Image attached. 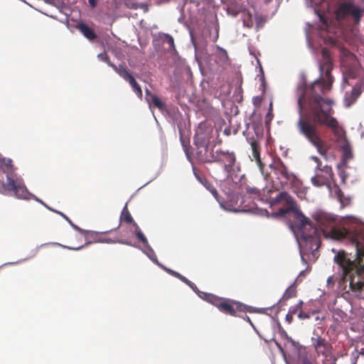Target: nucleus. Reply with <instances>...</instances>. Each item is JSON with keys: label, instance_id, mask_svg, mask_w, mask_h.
Returning <instances> with one entry per match:
<instances>
[{"label": "nucleus", "instance_id": "1", "mask_svg": "<svg viewBox=\"0 0 364 364\" xmlns=\"http://www.w3.org/2000/svg\"><path fill=\"white\" fill-rule=\"evenodd\" d=\"M320 83L321 77H318L308 87L305 73L300 74L296 86L299 117L304 116V104H306L311 120L319 125L335 128L337 119L331 116L333 101L321 97L315 91V86Z\"/></svg>", "mask_w": 364, "mask_h": 364}, {"label": "nucleus", "instance_id": "2", "mask_svg": "<svg viewBox=\"0 0 364 364\" xmlns=\"http://www.w3.org/2000/svg\"><path fill=\"white\" fill-rule=\"evenodd\" d=\"M351 225L345 228L342 235L346 242L355 248V260L347 257L346 252L343 250L331 251L335 253L333 261L343 269V274L360 275L364 273V227L358 223V220L352 216H346Z\"/></svg>", "mask_w": 364, "mask_h": 364}, {"label": "nucleus", "instance_id": "3", "mask_svg": "<svg viewBox=\"0 0 364 364\" xmlns=\"http://www.w3.org/2000/svg\"><path fill=\"white\" fill-rule=\"evenodd\" d=\"M308 6L314 8L315 14L320 22L319 29L329 32V16L335 13L338 21L352 20L354 23L360 22L363 11L353 2L334 4V0H305Z\"/></svg>", "mask_w": 364, "mask_h": 364}, {"label": "nucleus", "instance_id": "4", "mask_svg": "<svg viewBox=\"0 0 364 364\" xmlns=\"http://www.w3.org/2000/svg\"><path fill=\"white\" fill-rule=\"evenodd\" d=\"M290 213L295 214L294 220L289 223V228L296 240L299 242V237L301 236L306 243V247L309 250H311L312 244H316L318 242L316 236L317 228L304 215L297 205H287L285 208H280L277 211L272 213V218L285 217Z\"/></svg>", "mask_w": 364, "mask_h": 364}, {"label": "nucleus", "instance_id": "5", "mask_svg": "<svg viewBox=\"0 0 364 364\" xmlns=\"http://www.w3.org/2000/svg\"><path fill=\"white\" fill-rule=\"evenodd\" d=\"M312 122H310L309 119H305L304 116L299 117L296 124L299 132L316 148L321 155L324 156L326 151L323 148V141L316 127V124H318L313 120Z\"/></svg>", "mask_w": 364, "mask_h": 364}, {"label": "nucleus", "instance_id": "6", "mask_svg": "<svg viewBox=\"0 0 364 364\" xmlns=\"http://www.w3.org/2000/svg\"><path fill=\"white\" fill-rule=\"evenodd\" d=\"M326 127L333 130L334 134L338 137V140H340L341 143V149L342 151V159L341 162L337 165V168H341V166H347L349 160L352 159L353 157V154L349 141L347 139L343 132L339 130L338 122L335 128L330 126Z\"/></svg>", "mask_w": 364, "mask_h": 364}, {"label": "nucleus", "instance_id": "7", "mask_svg": "<svg viewBox=\"0 0 364 364\" xmlns=\"http://www.w3.org/2000/svg\"><path fill=\"white\" fill-rule=\"evenodd\" d=\"M6 178V183L0 182V193L4 194L7 191H12L16 198V194L21 191L23 179L19 174L13 172H8Z\"/></svg>", "mask_w": 364, "mask_h": 364}, {"label": "nucleus", "instance_id": "8", "mask_svg": "<svg viewBox=\"0 0 364 364\" xmlns=\"http://www.w3.org/2000/svg\"><path fill=\"white\" fill-rule=\"evenodd\" d=\"M322 55L323 58V63H320L318 65V69H319V72H320L319 77H321V83L323 82V79H322L323 75V74L325 75V76L327 79L326 84L325 87L326 89L329 90L333 83V77L331 75V72L333 68V65H332L331 57L329 55V53L326 48L322 49Z\"/></svg>", "mask_w": 364, "mask_h": 364}, {"label": "nucleus", "instance_id": "9", "mask_svg": "<svg viewBox=\"0 0 364 364\" xmlns=\"http://www.w3.org/2000/svg\"><path fill=\"white\" fill-rule=\"evenodd\" d=\"M212 139V131L210 129H200L196 132L193 136V144L197 151L200 150V147H206L210 145Z\"/></svg>", "mask_w": 364, "mask_h": 364}, {"label": "nucleus", "instance_id": "10", "mask_svg": "<svg viewBox=\"0 0 364 364\" xmlns=\"http://www.w3.org/2000/svg\"><path fill=\"white\" fill-rule=\"evenodd\" d=\"M316 236L318 237V242L316 244H315V243L312 244V246H311L312 249L311 250H309L306 247V245H305L306 243H305L304 240L301 238V236L299 237V242L296 240L297 245H298L299 248V253H300V256H301V261L304 263H306V260H305V259L304 257V254H305V253L311 252L314 257H317V251H318V248L320 247V245H321L320 236H319V232H318V228H317Z\"/></svg>", "mask_w": 364, "mask_h": 364}, {"label": "nucleus", "instance_id": "11", "mask_svg": "<svg viewBox=\"0 0 364 364\" xmlns=\"http://www.w3.org/2000/svg\"><path fill=\"white\" fill-rule=\"evenodd\" d=\"M284 203L286 205H297L294 198L286 191L279 192L276 197L268 201L269 207Z\"/></svg>", "mask_w": 364, "mask_h": 364}, {"label": "nucleus", "instance_id": "12", "mask_svg": "<svg viewBox=\"0 0 364 364\" xmlns=\"http://www.w3.org/2000/svg\"><path fill=\"white\" fill-rule=\"evenodd\" d=\"M16 198L25 200H28L31 198H32L36 202L43 205L48 210L53 213H55V211H57V210H55L53 208L50 207L48 205L45 203L41 199L38 198L34 194L29 192L24 183H23L20 193L16 194Z\"/></svg>", "mask_w": 364, "mask_h": 364}, {"label": "nucleus", "instance_id": "13", "mask_svg": "<svg viewBox=\"0 0 364 364\" xmlns=\"http://www.w3.org/2000/svg\"><path fill=\"white\" fill-rule=\"evenodd\" d=\"M312 218L320 227H327L331 223L336 221L335 215L320 210L314 212Z\"/></svg>", "mask_w": 364, "mask_h": 364}, {"label": "nucleus", "instance_id": "14", "mask_svg": "<svg viewBox=\"0 0 364 364\" xmlns=\"http://www.w3.org/2000/svg\"><path fill=\"white\" fill-rule=\"evenodd\" d=\"M196 156L198 159L203 163H223V161L218 157L216 151H214L213 147L210 149L208 153L203 152V150H198L196 151Z\"/></svg>", "mask_w": 364, "mask_h": 364}, {"label": "nucleus", "instance_id": "15", "mask_svg": "<svg viewBox=\"0 0 364 364\" xmlns=\"http://www.w3.org/2000/svg\"><path fill=\"white\" fill-rule=\"evenodd\" d=\"M245 10V6L237 2L235 0H230L225 6V11L228 16L237 18L240 14Z\"/></svg>", "mask_w": 364, "mask_h": 364}, {"label": "nucleus", "instance_id": "16", "mask_svg": "<svg viewBox=\"0 0 364 364\" xmlns=\"http://www.w3.org/2000/svg\"><path fill=\"white\" fill-rule=\"evenodd\" d=\"M193 174L195 176V177L197 178V180L203 185V186L207 189L211 193L212 195L213 196V197L216 199V200L220 204V206L225 209V207H224V205L222 202L220 201L219 200V194L218 193V191L216 190V188L212 186L208 181L206 178H203L201 177L196 171L195 167L193 166Z\"/></svg>", "mask_w": 364, "mask_h": 364}, {"label": "nucleus", "instance_id": "17", "mask_svg": "<svg viewBox=\"0 0 364 364\" xmlns=\"http://www.w3.org/2000/svg\"><path fill=\"white\" fill-rule=\"evenodd\" d=\"M275 171L282 175L287 180L292 181V182H295L297 179L296 176L293 172H289L287 166L279 158L277 160Z\"/></svg>", "mask_w": 364, "mask_h": 364}, {"label": "nucleus", "instance_id": "18", "mask_svg": "<svg viewBox=\"0 0 364 364\" xmlns=\"http://www.w3.org/2000/svg\"><path fill=\"white\" fill-rule=\"evenodd\" d=\"M76 28L78 29L83 36L89 41H93L97 38L94 29L84 22H79L76 25Z\"/></svg>", "mask_w": 364, "mask_h": 364}, {"label": "nucleus", "instance_id": "19", "mask_svg": "<svg viewBox=\"0 0 364 364\" xmlns=\"http://www.w3.org/2000/svg\"><path fill=\"white\" fill-rule=\"evenodd\" d=\"M250 144L252 149V156L255 159L259 166L260 172L262 173V174H264L263 169L264 167V164L262 162L260 159L259 144L256 140L252 139L250 141Z\"/></svg>", "mask_w": 364, "mask_h": 364}, {"label": "nucleus", "instance_id": "20", "mask_svg": "<svg viewBox=\"0 0 364 364\" xmlns=\"http://www.w3.org/2000/svg\"><path fill=\"white\" fill-rule=\"evenodd\" d=\"M145 247L147 249L146 250H143V249H141V250L144 255H146L147 256V257L151 262H153L158 267H159L160 268L164 269L168 274L169 270H172L171 269L165 267L163 264H161V262H159L154 250L149 245L148 246H146Z\"/></svg>", "mask_w": 364, "mask_h": 364}, {"label": "nucleus", "instance_id": "21", "mask_svg": "<svg viewBox=\"0 0 364 364\" xmlns=\"http://www.w3.org/2000/svg\"><path fill=\"white\" fill-rule=\"evenodd\" d=\"M168 274L176 278H178L181 282H183V283L187 284L196 294V291H198L199 290L198 289V287H196V285L193 282H192L191 281L188 279L186 277L183 276L179 272L174 271V270H169Z\"/></svg>", "mask_w": 364, "mask_h": 364}, {"label": "nucleus", "instance_id": "22", "mask_svg": "<svg viewBox=\"0 0 364 364\" xmlns=\"http://www.w3.org/2000/svg\"><path fill=\"white\" fill-rule=\"evenodd\" d=\"M125 81L129 82L134 77L131 72L122 64L112 68Z\"/></svg>", "mask_w": 364, "mask_h": 364}, {"label": "nucleus", "instance_id": "23", "mask_svg": "<svg viewBox=\"0 0 364 364\" xmlns=\"http://www.w3.org/2000/svg\"><path fill=\"white\" fill-rule=\"evenodd\" d=\"M242 19L243 26L247 28H252L255 23V16H252V14L245 9V10L242 14Z\"/></svg>", "mask_w": 364, "mask_h": 364}, {"label": "nucleus", "instance_id": "24", "mask_svg": "<svg viewBox=\"0 0 364 364\" xmlns=\"http://www.w3.org/2000/svg\"><path fill=\"white\" fill-rule=\"evenodd\" d=\"M361 90L360 87H353L351 91L350 97L346 96L345 105L346 107H350L354 103L356 99L360 95Z\"/></svg>", "mask_w": 364, "mask_h": 364}, {"label": "nucleus", "instance_id": "25", "mask_svg": "<svg viewBox=\"0 0 364 364\" xmlns=\"http://www.w3.org/2000/svg\"><path fill=\"white\" fill-rule=\"evenodd\" d=\"M147 102L149 105L150 107L154 105V107L159 108L160 110H164L166 107L165 104L161 101V100L157 95H153L151 97L147 98Z\"/></svg>", "mask_w": 364, "mask_h": 364}, {"label": "nucleus", "instance_id": "26", "mask_svg": "<svg viewBox=\"0 0 364 364\" xmlns=\"http://www.w3.org/2000/svg\"><path fill=\"white\" fill-rule=\"evenodd\" d=\"M220 311L223 313L229 314L230 316H236V311L233 306L229 304L225 299H223V302L220 304Z\"/></svg>", "mask_w": 364, "mask_h": 364}, {"label": "nucleus", "instance_id": "27", "mask_svg": "<svg viewBox=\"0 0 364 364\" xmlns=\"http://www.w3.org/2000/svg\"><path fill=\"white\" fill-rule=\"evenodd\" d=\"M189 34L191 37V41L195 50V58L196 61L199 63V55L203 53V49L198 46L196 39L193 35V31L191 28L189 29Z\"/></svg>", "mask_w": 364, "mask_h": 364}, {"label": "nucleus", "instance_id": "28", "mask_svg": "<svg viewBox=\"0 0 364 364\" xmlns=\"http://www.w3.org/2000/svg\"><path fill=\"white\" fill-rule=\"evenodd\" d=\"M0 164L1 165H4L6 168V170H4V173L6 175L8 172H16V168L13 166L12 160L10 158L2 157L0 159Z\"/></svg>", "mask_w": 364, "mask_h": 364}, {"label": "nucleus", "instance_id": "29", "mask_svg": "<svg viewBox=\"0 0 364 364\" xmlns=\"http://www.w3.org/2000/svg\"><path fill=\"white\" fill-rule=\"evenodd\" d=\"M287 340L291 343L292 347L294 348L298 357L303 355L304 352H306L305 350V347L303 345H301L299 342L294 341L291 336L287 337Z\"/></svg>", "mask_w": 364, "mask_h": 364}, {"label": "nucleus", "instance_id": "30", "mask_svg": "<svg viewBox=\"0 0 364 364\" xmlns=\"http://www.w3.org/2000/svg\"><path fill=\"white\" fill-rule=\"evenodd\" d=\"M134 227L136 228L134 234H135V236L136 237V238L140 242H141L144 245L145 247L148 246L149 245L148 242V240L146 237V236L144 235L142 231L141 230V229L139 227V225H137V223H134Z\"/></svg>", "mask_w": 364, "mask_h": 364}, {"label": "nucleus", "instance_id": "31", "mask_svg": "<svg viewBox=\"0 0 364 364\" xmlns=\"http://www.w3.org/2000/svg\"><path fill=\"white\" fill-rule=\"evenodd\" d=\"M55 213L58 214L59 215H60L63 219H65L67 223L74 229L76 231L79 232L80 233H84L86 232V230L80 228V227H78L77 225L74 224L72 220L65 215L63 213L59 211V210H57L55 211Z\"/></svg>", "mask_w": 364, "mask_h": 364}, {"label": "nucleus", "instance_id": "32", "mask_svg": "<svg viewBox=\"0 0 364 364\" xmlns=\"http://www.w3.org/2000/svg\"><path fill=\"white\" fill-rule=\"evenodd\" d=\"M131 87H132L133 91L136 93V95L139 97L141 98L142 97V90L139 85V83L136 82L134 77L131 79V80L129 82Z\"/></svg>", "mask_w": 364, "mask_h": 364}, {"label": "nucleus", "instance_id": "33", "mask_svg": "<svg viewBox=\"0 0 364 364\" xmlns=\"http://www.w3.org/2000/svg\"><path fill=\"white\" fill-rule=\"evenodd\" d=\"M224 299L220 298L219 296H217L214 294H210V297L208 298L207 301L210 304H213L215 307H217L218 309L220 308V304L223 302Z\"/></svg>", "mask_w": 364, "mask_h": 364}, {"label": "nucleus", "instance_id": "34", "mask_svg": "<svg viewBox=\"0 0 364 364\" xmlns=\"http://www.w3.org/2000/svg\"><path fill=\"white\" fill-rule=\"evenodd\" d=\"M224 299L220 298L219 296H217L214 294H210V297L208 298L207 301L210 304H213L215 307H217L218 309L220 308V304L223 302Z\"/></svg>", "mask_w": 364, "mask_h": 364}, {"label": "nucleus", "instance_id": "35", "mask_svg": "<svg viewBox=\"0 0 364 364\" xmlns=\"http://www.w3.org/2000/svg\"><path fill=\"white\" fill-rule=\"evenodd\" d=\"M266 22V18L263 16L258 14L257 13L255 15V29L258 31L259 28L263 27L264 24Z\"/></svg>", "mask_w": 364, "mask_h": 364}, {"label": "nucleus", "instance_id": "36", "mask_svg": "<svg viewBox=\"0 0 364 364\" xmlns=\"http://www.w3.org/2000/svg\"><path fill=\"white\" fill-rule=\"evenodd\" d=\"M97 58L102 61V62H105L107 64L108 66L111 67L112 68H116V65H114L113 63H112L109 60V58L108 57V55L105 53V52H102V53H99L97 55Z\"/></svg>", "mask_w": 364, "mask_h": 364}, {"label": "nucleus", "instance_id": "37", "mask_svg": "<svg viewBox=\"0 0 364 364\" xmlns=\"http://www.w3.org/2000/svg\"><path fill=\"white\" fill-rule=\"evenodd\" d=\"M123 214H124V220L127 223L132 224L133 226H134V223H136L133 220V218H132L131 214L129 213V212L127 210V203L125 204V205L123 208V210H122V215H123Z\"/></svg>", "mask_w": 364, "mask_h": 364}, {"label": "nucleus", "instance_id": "38", "mask_svg": "<svg viewBox=\"0 0 364 364\" xmlns=\"http://www.w3.org/2000/svg\"><path fill=\"white\" fill-rule=\"evenodd\" d=\"M312 341H316V343L314 345V348L318 350L320 347H323L325 349L327 348V343L324 338H321L320 336H318L316 338L312 337Z\"/></svg>", "mask_w": 364, "mask_h": 364}, {"label": "nucleus", "instance_id": "39", "mask_svg": "<svg viewBox=\"0 0 364 364\" xmlns=\"http://www.w3.org/2000/svg\"><path fill=\"white\" fill-rule=\"evenodd\" d=\"M311 181L312 184L316 187H321L326 184V182L323 178H320L317 176L312 177Z\"/></svg>", "mask_w": 364, "mask_h": 364}, {"label": "nucleus", "instance_id": "40", "mask_svg": "<svg viewBox=\"0 0 364 364\" xmlns=\"http://www.w3.org/2000/svg\"><path fill=\"white\" fill-rule=\"evenodd\" d=\"M344 167L345 166H341V168H338V176L341 178V183H343V184L346 183V179H347V177H348L347 173L343 169Z\"/></svg>", "mask_w": 364, "mask_h": 364}, {"label": "nucleus", "instance_id": "41", "mask_svg": "<svg viewBox=\"0 0 364 364\" xmlns=\"http://www.w3.org/2000/svg\"><path fill=\"white\" fill-rule=\"evenodd\" d=\"M273 117H274V115H273V113H271V110H268L267 113L266 114L265 121H264L265 127L268 129H270V124H271V121L273 119Z\"/></svg>", "mask_w": 364, "mask_h": 364}, {"label": "nucleus", "instance_id": "42", "mask_svg": "<svg viewBox=\"0 0 364 364\" xmlns=\"http://www.w3.org/2000/svg\"><path fill=\"white\" fill-rule=\"evenodd\" d=\"M234 302L237 304L236 309L239 311L245 312L247 311V309H252V306L243 304L239 301H234Z\"/></svg>", "mask_w": 364, "mask_h": 364}, {"label": "nucleus", "instance_id": "43", "mask_svg": "<svg viewBox=\"0 0 364 364\" xmlns=\"http://www.w3.org/2000/svg\"><path fill=\"white\" fill-rule=\"evenodd\" d=\"M351 364H364V354L363 355H353Z\"/></svg>", "mask_w": 364, "mask_h": 364}, {"label": "nucleus", "instance_id": "44", "mask_svg": "<svg viewBox=\"0 0 364 364\" xmlns=\"http://www.w3.org/2000/svg\"><path fill=\"white\" fill-rule=\"evenodd\" d=\"M257 63L259 64V72H260V74L258 76L259 77V80H261V82H262L261 86L263 87V92H264V85H265L264 74L262 67L261 64L259 63V60H257Z\"/></svg>", "mask_w": 364, "mask_h": 364}, {"label": "nucleus", "instance_id": "45", "mask_svg": "<svg viewBox=\"0 0 364 364\" xmlns=\"http://www.w3.org/2000/svg\"><path fill=\"white\" fill-rule=\"evenodd\" d=\"M164 37L166 38V41L167 43L169 45V46L175 50V45H174V39L172 36H171L168 33H164Z\"/></svg>", "mask_w": 364, "mask_h": 364}, {"label": "nucleus", "instance_id": "46", "mask_svg": "<svg viewBox=\"0 0 364 364\" xmlns=\"http://www.w3.org/2000/svg\"><path fill=\"white\" fill-rule=\"evenodd\" d=\"M52 245H56V246H60V247H61L63 248H65V249L72 250H75V251L82 250L84 247V245H81V246H79V247H70V246L61 245V244L58 243V242H53V243H52Z\"/></svg>", "mask_w": 364, "mask_h": 364}, {"label": "nucleus", "instance_id": "47", "mask_svg": "<svg viewBox=\"0 0 364 364\" xmlns=\"http://www.w3.org/2000/svg\"><path fill=\"white\" fill-rule=\"evenodd\" d=\"M225 159L228 162L227 164L234 165L236 161V158L233 152H231V154L226 156Z\"/></svg>", "mask_w": 364, "mask_h": 364}, {"label": "nucleus", "instance_id": "48", "mask_svg": "<svg viewBox=\"0 0 364 364\" xmlns=\"http://www.w3.org/2000/svg\"><path fill=\"white\" fill-rule=\"evenodd\" d=\"M298 358L301 360L302 364H313L310 359L308 358L306 352H304V354L301 356H299Z\"/></svg>", "mask_w": 364, "mask_h": 364}, {"label": "nucleus", "instance_id": "49", "mask_svg": "<svg viewBox=\"0 0 364 364\" xmlns=\"http://www.w3.org/2000/svg\"><path fill=\"white\" fill-rule=\"evenodd\" d=\"M295 294V290L294 289H290V287L287 288L284 292V294L283 297H285L286 299H289L292 297Z\"/></svg>", "mask_w": 364, "mask_h": 364}, {"label": "nucleus", "instance_id": "50", "mask_svg": "<svg viewBox=\"0 0 364 364\" xmlns=\"http://www.w3.org/2000/svg\"><path fill=\"white\" fill-rule=\"evenodd\" d=\"M216 48L220 52L221 58L226 60L228 58L227 51L219 46H216Z\"/></svg>", "mask_w": 364, "mask_h": 364}, {"label": "nucleus", "instance_id": "51", "mask_svg": "<svg viewBox=\"0 0 364 364\" xmlns=\"http://www.w3.org/2000/svg\"><path fill=\"white\" fill-rule=\"evenodd\" d=\"M196 294L203 300L207 301L208 298L210 297V294L198 290L196 291Z\"/></svg>", "mask_w": 364, "mask_h": 364}, {"label": "nucleus", "instance_id": "52", "mask_svg": "<svg viewBox=\"0 0 364 364\" xmlns=\"http://www.w3.org/2000/svg\"><path fill=\"white\" fill-rule=\"evenodd\" d=\"M233 166L234 165L227 164H225L223 165V170L227 173V176H226L227 178L229 176L230 173H231L233 171Z\"/></svg>", "mask_w": 364, "mask_h": 364}, {"label": "nucleus", "instance_id": "53", "mask_svg": "<svg viewBox=\"0 0 364 364\" xmlns=\"http://www.w3.org/2000/svg\"><path fill=\"white\" fill-rule=\"evenodd\" d=\"M28 259V257H26V258H24V259H20V260H18V261H16V262H6V263L3 264L2 265H1V267L6 266V265H15V264H17L21 263V262H25V261H26Z\"/></svg>", "mask_w": 364, "mask_h": 364}, {"label": "nucleus", "instance_id": "54", "mask_svg": "<svg viewBox=\"0 0 364 364\" xmlns=\"http://www.w3.org/2000/svg\"><path fill=\"white\" fill-rule=\"evenodd\" d=\"M278 326H279V333L281 335V336L285 338L286 339L287 338V337H289L288 334L287 333V332L282 328V327L281 326L280 323H278Z\"/></svg>", "mask_w": 364, "mask_h": 364}, {"label": "nucleus", "instance_id": "55", "mask_svg": "<svg viewBox=\"0 0 364 364\" xmlns=\"http://www.w3.org/2000/svg\"><path fill=\"white\" fill-rule=\"evenodd\" d=\"M118 242L120 243V244H123V245H129V246H132V247L139 248L140 250L141 249L139 246L136 245H133L131 242H129V241H127V240H119V241H118Z\"/></svg>", "mask_w": 364, "mask_h": 364}, {"label": "nucleus", "instance_id": "56", "mask_svg": "<svg viewBox=\"0 0 364 364\" xmlns=\"http://www.w3.org/2000/svg\"><path fill=\"white\" fill-rule=\"evenodd\" d=\"M310 317L309 314L303 311H300L298 314V318L299 319H306Z\"/></svg>", "mask_w": 364, "mask_h": 364}, {"label": "nucleus", "instance_id": "57", "mask_svg": "<svg viewBox=\"0 0 364 364\" xmlns=\"http://www.w3.org/2000/svg\"><path fill=\"white\" fill-rule=\"evenodd\" d=\"M247 193H252V194H257L259 192V189H257L255 187H248L247 188Z\"/></svg>", "mask_w": 364, "mask_h": 364}, {"label": "nucleus", "instance_id": "58", "mask_svg": "<svg viewBox=\"0 0 364 364\" xmlns=\"http://www.w3.org/2000/svg\"><path fill=\"white\" fill-rule=\"evenodd\" d=\"M242 318H243L244 320L247 321V322H248V323L250 324V326L254 328V330H255L257 333H258V332L257 331V330H256V328H255V327L254 324L252 323V321L250 320V317H249L248 316L245 315V316H242Z\"/></svg>", "mask_w": 364, "mask_h": 364}, {"label": "nucleus", "instance_id": "59", "mask_svg": "<svg viewBox=\"0 0 364 364\" xmlns=\"http://www.w3.org/2000/svg\"><path fill=\"white\" fill-rule=\"evenodd\" d=\"M216 154H218V155L221 154V155H223L224 156H226L228 154H231V152H230L228 151H223V150L219 149V150H216Z\"/></svg>", "mask_w": 364, "mask_h": 364}, {"label": "nucleus", "instance_id": "60", "mask_svg": "<svg viewBox=\"0 0 364 364\" xmlns=\"http://www.w3.org/2000/svg\"><path fill=\"white\" fill-rule=\"evenodd\" d=\"M262 215H264L267 218L272 217V213H269L267 209L262 210Z\"/></svg>", "mask_w": 364, "mask_h": 364}, {"label": "nucleus", "instance_id": "61", "mask_svg": "<svg viewBox=\"0 0 364 364\" xmlns=\"http://www.w3.org/2000/svg\"><path fill=\"white\" fill-rule=\"evenodd\" d=\"M275 343L277 345V347L278 348L279 352L282 355H284L285 351L284 350L283 348L282 347L281 344L279 343L277 341H275Z\"/></svg>", "mask_w": 364, "mask_h": 364}, {"label": "nucleus", "instance_id": "62", "mask_svg": "<svg viewBox=\"0 0 364 364\" xmlns=\"http://www.w3.org/2000/svg\"><path fill=\"white\" fill-rule=\"evenodd\" d=\"M292 319H293V316L289 312H288L287 314L286 315L285 320L288 323H290L291 322Z\"/></svg>", "mask_w": 364, "mask_h": 364}, {"label": "nucleus", "instance_id": "63", "mask_svg": "<svg viewBox=\"0 0 364 364\" xmlns=\"http://www.w3.org/2000/svg\"><path fill=\"white\" fill-rule=\"evenodd\" d=\"M337 196H338V198H339L341 203H343V199L344 198V196H343V193L341 192V190H338L337 191Z\"/></svg>", "mask_w": 364, "mask_h": 364}, {"label": "nucleus", "instance_id": "64", "mask_svg": "<svg viewBox=\"0 0 364 364\" xmlns=\"http://www.w3.org/2000/svg\"><path fill=\"white\" fill-rule=\"evenodd\" d=\"M100 242L107 243V244H112V243L115 242L112 238H107V239H105V240H100Z\"/></svg>", "mask_w": 364, "mask_h": 364}]
</instances>
